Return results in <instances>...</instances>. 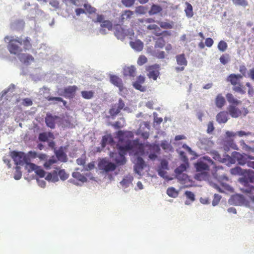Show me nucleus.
I'll return each instance as SVG.
<instances>
[{"label":"nucleus","instance_id":"obj_1","mask_svg":"<svg viewBox=\"0 0 254 254\" xmlns=\"http://www.w3.org/2000/svg\"><path fill=\"white\" fill-rule=\"evenodd\" d=\"M230 173L233 175H242L243 177L239 179V182L243 186L241 191L247 194L254 193V187L250 184L254 181V171L251 170H243L240 167H236L230 170Z\"/></svg>","mask_w":254,"mask_h":254},{"label":"nucleus","instance_id":"obj_2","mask_svg":"<svg viewBox=\"0 0 254 254\" xmlns=\"http://www.w3.org/2000/svg\"><path fill=\"white\" fill-rule=\"evenodd\" d=\"M248 159H254V157L246 154L243 155L238 152H233L232 156L226 155L222 162L227 165L235 164L236 162L240 165L246 164Z\"/></svg>","mask_w":254,"mask_h":254},{"label":"nucleus","instance_id":"obj_3","mask_svg":"<svg viewBox=\"0 0 254 254\" xmlns=\"http://www.w3.org/2000/svg\"><path fill=\"white\" fill-rule=\"evenodd\" d=\"M242 78L243 76L241 74L232 73L227 77L226 80L233 85L232 89L234 92L245 94L246 92L245 88L241 82Z\"/></svg>","mask_w":254,"mask_h":254},{"label":"nucleus","instance_id":"obj_4","mask_svg":"<svg viewBox=\"0 0 254 254\" xmlns=\"http://www.w3.org/2000/svg\"><path fill=\"white\" fill-rule=\"evenodd\" d=\"M133 143L134 142H132V140L127 139L125 145L119 146L118 148L119 154L115 159V161L118 165H123L126 163L127 160L125 155L127 151L132 150V144H133Z\"/></svg>","mask_w":254,"mask_h":254},{"label":"nucleus","instance_id":"obj_5","mask_svg":"<svg viewBox=\"0 0 254 254\" xmlns=\"http://www.w3.org/2000/svg\"><path fill=\"white\" fill-rule=\"evenodd\" d=\"M21 45V39L19 38H13L9 41L7 49L11 54L17 55L22 51V49L20 47Z\"/></svg>","mask_w":254,"mask_h":254},{"label":"nucleus","instance_id":"obj_6","mask_svg":"<svg viewBox=\"0 0 254 254\" xmlns=\"http://www.w3.org/2000/svg\"><path fill=\"white\" fill-rule=\"evenodd\" d=\"M213 161L208 157H204L202 159L198 160L195 164L197 172H202L209 170V165L212 164Z\"/></svg>","mask_w":254,"mask_h":254},{"label":"nucleus","instance_id":"obj_7","mask_svg":"<svg viewBox=\"0 0 254 254\" xmlns=\"http://www.w3.org/2000/svg\"><path fill=\"white\" fill-rule=\"evenodd\" d=\"M176 59L178 66L175 67L177 72L182 71L188 64V61L184 54H179L176 56Z\"/></svg>","mask_w":254,"mask_h":254},{"label":"nucleus","instance_id":"obj_8","mask_svg":"<svg viewBox=\"0 0 254 254\" xmlns=\"http://www.w3.org/2000/svg\"><path fill=\"white\" fill-rule=\"evenodd\" d=\"M98 167L100 170L105 172L114 171L116 168V165L112 162H110L105 159H102L98 164Z\"/></svg>","mask_w":254,"mask_h":254},{"label":"nucleus","instance_id":"obj_9","mask_svg":"<svg viewBox=\"0 0 254 254\" xmlns=\"http://www.w3.org/2000/svg\"><path fill=\"white\" fill-rule=\"evenodd\" d=\"M160 66L159 64H155L152 65H149L146 67V70L148 72L147 76L149 78H152L155 80L159 75V69Z\"/></svg>","mask_w":254,"mask_h":254},{"label":"nucleus","instance_id":"obj_10","mask_svg":"<svg viewBox=\"0 0 254 254\" xmlns=\"http://www.w3.org/2000/svg\"><path fill=\"white\" fill-rule=\"evenodd\" d=\"M11 157L17 165H23L26 162L27 158L23 153L13 151Z\"/></svg>","mask_w":254,"mask_h":254},{"label":"nucleus","instance_id":"obj_11","mask_svg":"<svg viewBox=\"0 0 254 254\" xmlns=\"http://www.w3.org/2000/svg\"><path fill=\"white\" fill-rule=\"evenodd\" d=\"M125 107V103L122 99L119 100L118 103L114 105L110 109L109 113L113 117L117 115Z\"/></svg>","mask_w":254,"mask_h":254},{"label":"nucleus","instance_id":"obj_12","mask_svg":"<svg viewBox=\"0 0 254 254\" xmlns=\"http://www.w3.org/2000/svg\"><path fill=\"white\" fill-rule=\"evenodd\" d=\"M148 147L150 153L149 154L148 157L151 160H155L157 158V154H159L160 151V147L157 144H149L146 145Z\"/></svg>","mask_w":254,"mask_h":254},{"label":"nucleus","instance_id":"obj_13","mask_svg":"<svg viewBox=\"0 0 254 254\" xmlns=\"http://www.w3.org/2000/svg\"><path fill=\"white\" fill-rule=\"evenodd\" d=\"M132 151H135V155H143L144 153V145L143 143H140L138 140H132Z\"/></svg>","mask_w":254,"mask_h":254},{"label":"nucleus","instance_id":"obj_14","mask_svg":"<svg viewBox=\"0 0 254 254\" xmlns=\"http://www.w3.org/2000/svg\"><path fill=\"white\" fill-rule=\"evenodd\" d=\"M187 169L186 165L184 164H181L175 169V173L177 175V178L180 180L186 181L188 179V175L183 173L186 171Z\"/></svg>","mask_w":254,"mask_h":254},{"label":"nucleus","instance_id":"obj_15","mask_svg":"<svg viewBox=\"0 0 254 254\" xmlns=\"http://www.w3.org/2000/svg\"><path fill=\"white\" fill-rule=\"evenodd\" d=\"M78 88L75 85L69 86L64 88V96L66 98L72 99L75 95Z\"/></svg>","mask_w":254,"mask_h":254},{"label":"nucleus","instance_id":"obj_16","mask_svg":"<svg viewBox=\"0 0 254 254\" xmlns=\"http://www.w3.org/2000/svg\"><path fill=\"white\" fill-rule=\"evenodd\" d=\"M145 166V164L143 159L141 157H138L134 166L135 172L138 174H140Z\"/></svg>","mask_w":254,"mask_h":254},{"label":"nucleus","instance_id":"obj_17","mask_svg":"<svg viewBox=\"0 0 254 254\" xmlns=\"http://www.w3.org/2000/svg\"><path fill=\"white\" fill-rule=\"evenodd\" d=\"M110 82L113 84H114L115 86L118 87L119 88L120 91H123L124 89V86L121 78H120L117 75H111L110 77Z\"/></svg>","mask_w":254,"mask_h":254},{"label":"nucleus","instance_id":"obj_18","mask_svg":"<svg viewBox=\"0 0 254 254\" xmlns=\"http://www.w3.org/2000/svg\"><path fill=\"white\" fill-rule=\"evenodd\" d=\"M224 149L225 151H228L230 148L234 150H238V147L236 143L234 142L233 139L231 138H226L224 141Z\"/></svg>","mask_w":254,"mask_h":254},{"label":"nucleus","instance_id":"obj_19","mask_svg":"<svg viewBox=\"0 0 254 254\" xmlns=\"http://www.w3.org/2000/svg\"><path fill=\"white\" fill-rule=\"evenodd\" d=\"M114 34L119 39H124L126 36L125 30L119 24L116 25L115 27Z\"/></svg>","mask_w":254,"mask_h":254},{"label":"nucleus","instance_id":"obj_20","mask_svg":"<svg viewBox=\"0 0 254 254\" xmlns=\"http://www.w3.org/2000/svg\"><path fill=\"white\" fill-rule=\"evenodd\" d=\"M55 153L56 156V158L58 160L61 161L63 162H65L67 161V156L66 154L64 152L63 147H61L58 150L55 151Z\"/></svg>","mask_w":254,"mask_h":254},{"label":"nucleus","instance_id":"obj_21","mask_svg":"<svg viewBox=\"0 0 254 254\" xmlns=\"http://www.w3.org/2000/svg\"><path fill=\"white\" fill-rule=\"evenodd\" d=\"M231 203L235 205H241L245 202L244 197L241 194H236L231 198Z\"/></svg>","mask_w":254,"mask_h":254},{"label":"nucleus","instance_id":"obj_22","mask_svg":"<svg viewBox=\"0 0 254 254\" xmlns=\"http://www.w3.org/2000/svg\"><path fill=\"white\" fill-rule=\"evenodd\" d=\"M228 111L232 118H238L242 114V112L236 106L230 105L228 107Z\"/></svg>","mask_w":254,"mask_h":254},{"label":"nucleus","instance_id":"obj_23","mask_svg":"<svg viewBox=\"0 0 254 254\" xmlns=\"http://www.w3.org/2000/svg\"><path fill=\"white\" fill-rule=\"evenodd\" d=\"M216 120L219 124L226 123L228 121V113L226 111L220 112L217 115Z\"/></svg>","mask_w":254,"mask_h":254},{"label":"nucleus","instance_id":"obj_24","mask_svg":"<svg viewBox=\"0 0 254 254\" xmlns=\"http://www.w3.org/2000/svg\"><path fill=\"white\" fill-rule=\"evenodd\" d=\"M57 118L58 117L56 116L47 115L45 118L46 125L51 128H54L55 127V121Z\"/></svg>","mask_w":254,"mask_h":254},{"label":"nucleus","instance_id":"obj_25","mask_svg":"<svg viewBox=\"0 0 254 254\" xmlns=\"http://www.w3.org/2000/svg\"><path fill=\"white\" fill-rule=\"evenodd\" d=\"M114 143V139L111 134L105 135L102 137L101 146L104 148L107 144H111Z\"/></svg>","mask_w":254,"mask_h":254},{"label":"nucleus","instance_id":"obj_26","mask_svg":"<svg viewBox=\"0 0 254 254\" xmlns=\"http://www.w3.org/2000/svg\"><path fill=\"white\" fill-rule=\"evenodd\" d=\"M226 97L228 102L231 104V105L237 106L241 104V101L237 99L232 93H227Z\"/></svg>","mask_w":254,"mask_h":254},{"label":"nucleus","instance_id":"obj_27","mask_svg":"<svg viewBox=\"0 0 254 254\" xmlns=\"http://www.w3.org/2000/svg\"><path fill=\"white\" fill-rule=\"evenodd\" d=\"M58 162V160L54 156H53L50 159L46 161L44 164V168L47 169H50L52 167H54V164Z\"/></svg>","mask_w":254,"mask_h":254},{"label":"nucleus","instance_id":"obj_28","mask_svg":"<svg viewBox=\"0 0 254 254\" xmlns=\"http://www.w3.org/2000/svg\"><path fill=\"white\" fill-rule=\"evenodd\" d=\"M20 61L24 64L29 63L30 62L34 61V58L30 54H22L19 56Z\"/></svg>","mask_w":254,"mask_h":254},{"label":"nucleus","instance_id":"obj_29","mask_svg":"<svg viewBox=\"0 0 254 254\" xmlns=\"http://www.w3.org/2000/svg\"><path fill=\"white\" fill-rule=\"evenodd\" d=\"M130 46L137 51H141L143 48V43L139 40L130 42Z\"/></svg>","mask_w":254,"mask_h":254},{"label":"nucleus","instance_id":"obj_30","mask_svg":"<svg viewBox=\"0 0 254 254\" xmlns=\"http://www.w3.org/2000/svg\"><path fill=\"white\" fill-rule=\"evenodd\" d=\"M226 103L224 97L221 94H219L215 99L216 106L220 109H221Z\"/></svg>","mask_w":254,"mask_h":254},{"label":"nucleus","instance_id":"obj_31","mask_svg":"<svg viewBox=\"0 0 254 254\" xmlns=\"http://www.w3.org/2000/svg\"><path fill=\"white\" fill-rule=\"evenodd\" d=\"M136 68L134 66H127L124 69V74L125 76H134Z\"/></svg>","mask_w":254,"mask_h":254},{"label":"nucleus","instance_id":"obj_32","mask_svg":"<svg viewBox=\"0 0 254 254\" xmlns=\"http://www.w3.org/2000/svg\"><path fill=\"white\" fill-rule=\"evenodd\" d=\"M58 173L57 170H54L52 173H49L46 177V179L49 181L56 182L58 181Z\"/></svg>","mask_w":254,"mask_h":254},{"label":"nucleus","instance_id":"obj_33","mask_svg":"<svg viewBox=\"0 0 254 254\" xmlns=\"http://www.w3.org/2000/svg\"><path fill=\"white\" fill-rule=\"evenodd\" d=\"M186 7L185 9V12L187 17L191 18L193 15V8L191 4L188 2H186Z\"/></svg>","mask_w":254,"mask_h":254},{"label":"nucleus","instance_id":"obj_34","mask_svg":"<svg viewBox=\"0 0 254 254\" xmlns=\"http://www.w3.org/2000/svg\"><path fill=\"white\" fill-rule=\"evenodd\" d=\"M118 136L119 138V140L121 142H123L125 138L127 137H132V133L129 131H124L122 130H120L118 132Z\"/></svg>","mask_w":254,"mask_h":254},{"label":"nucleus","instance_id":"obj_35","mask_svg":"<svg viewBox=\"0 0 254 254\" xmlns=\"http://www.w3.org/2000/svg\"><path fill=\"white\" fill-rule=\"evenodd\" d=\"M48 137L54 138V135L52 132H42L39 135L38 139L41 141L45 142L48 140Z\"/></svg>","mask_w":254,"mask_h":254},{"label":"nucleus","instance_id":"obj_36","mask_svg":"<svg viewBox=\"0 0 254 254\" xmlns=\"http://www.w3.org/2000/svg\"><path fill=\"white\" fill-rule=\"evenodd\" d=\"M31 41V39L28 37H25L22 40V45H23V49L25 51L28 50L32 48Z\"/></svg>","mask_w":254,"mask_h":254},{"label":"nucleus","instance_id":"obj_37","mask_svg":"<svg viewBox=\"0 0 254 254\" xmlns=\"http://www.w3.org/2000/svg\"><path fill=\"white\" fill-rule=\"evenodd\" d=\"M162 10V7L157 4H153L149 11L150 15H154L160 12Z\"/></svg>","mask_w":254,"mask_h":254},{"label":"nucleus","instance_id":"obj_38","mask_svg":"<svg viewBox=\"0 0 254 254\" xmlns=\"http://www.w3.org/2000/svg\"><path fill=\"white\" fill-rule=\"evenodd\" d=\"M133 14V12L130 10H125L121 15L122 21H124L125 20L130 19Z\"/></svg>","mask_w":254,"mask_h":254},{"label":"nucleus","instance_id":"obj_39","mask_svg":"<svg viewBox=\"0 0 254 254\" xmlns=\"http://www.w3.org/2000/svg\"><path fill=\"white\" fill-rule=\"evenodd\" d=\"M72 176L74 178L76 179V180H77L82 183H84L87 181V178L84 176H83V175L80 174L79 172H73L72 174Z\"/></svg>","mask_w":254,"mask_h":254},{"label":"nucleus","instance_id":"obj_40","mask_svg":"<svg viewBox=\"0 0 254 254\" xmlns=\"http://www.w3.org/2000/svg\"><path fill=\"white\" fill-rule=\"evenodd\" d=\"M133 178L131 176H127L120 182L121 185L124 188H127L132 182Z\"/></svg>","mask_w":254,"mask_h":254},{"label":"nucleus","instance_id":"obj_41","mask_svg":"<svg viewBox=\"0 0 254 254\" xmlns=\"http://www.w3.org/2000/svg\"><path fill=\"white\" fill-rule=\"evenodd\" d=\"M167 194L170 197L176 198L178 196L179 192L174 188L170 187L167 190Z\"/></svg>","mask_w":254,"mask_h":254},{"label":"nucleus","instance_id":"obj_42","mask_svg":"<svg viewBox=\"0 0 254 254\" xmlns=\"http://www.w3.org/2000/svg\"><path fill=\"white\" fill-rule=\"evenodd\" d=\"M81 94L84 99H90L93 97L94 92L93 91H82Z\"/></svg>","mask_w":254,"mask_h":254},{"label":"nucleus","instance_id":"obj_43","mask_svg":"<svg viewBox=\"0 0 254 254\" xmlns=\"http://www.w3.org/2000/svg\"><path fill=\"white\" fill-rule=\"evenodd\" d=\"M160 146L163 149L165 150V151H173V147L172 145L166 140L162 141Z\"/></svg>","mask_w":254,"mask_h":254},{"label":"nucleus","instance_id":"obj_44","mask_svg":"<svg viewBox=\"0 0 254 254\" xmlns=\"http://www.w3.org/2000/svg\"><path fill=\"white\" fill-rule=\"evenodd\" d=\"M219 60H220V63L222 64L225 65L230 62V56L229 54H223L222 56H221Z\"/></svg>","mask_w":254,"mask_h":254},{"label":"nucleus","instance_id":"obj_45","mask_svg":"<svg viewBox=\"0 0 254 254\" xmlns=\"http://www.w3.org/2000/svg\"><path fill=\"white\" fill-rule=\"evenodd\" d=\"M158 24L163 29H172L173 28V22H168L165 21H158Z\"/></svg>","mask_w":254,"mask_h":254},{"label":"nucleus","instance_id":"obj_46","mask_svg":"<svg viewBox=\"0 0 254 254\" xmlns=\"http://www.w3.org/2000/svg\"><path fill=\"white\" fill-rule=\"evenodd\" d=\"M46 100L48 101H56L58 102H62L64 106L66 107L67 102L66 101L64 100L61 97H54L51 96H48L46 97Z\"/></svg>","mask_w":254,"mask_h":254},{"label":"nucleus","instance_id":"obj_47","mask_svg":"<svg viewBox=\"0 0 254 254\" xmlns=\"http://www.w3.org/2000/svg\"><path fill=\"white\" fill-rule=\"evenodd\" d=\"M165 45V41L162 37L159 38L157 39L155 44V48H162Z\"/></svg>","mask_w":254,"mask_h":254},{"label":"nucleus","instance_id":"obj_48","mask_svg":"<svg viewBox=\"0 0 254 254\" xmlns=\"http://www.w3.org/2000/svg\"><path fill=\"white\" fill-rule=\"evenodd\" d=\"M83 6L85 9V11L90 14H92L96 12V8L93 7H92L89 3H85L83 4Z\"/></svg>","mask_w":254,"mask_h":254},{"label":"nucleus","instance_id":"obj_49","mask_svg":"<svg viewBox=\"0 0 254 254\" xmlns=\"http://www.w3.org/2000/svg\"><path fill=\"white\" fill-rule=\"evenodd\" d=\"M101 27L102 28H107L109 30H111L113 27V24L112 22L109 20H104L101 24Z\"/></svg>","mask_w":254,"mask_h":254},{"label":"nucleus","instance_id":"obj_50","mask_svg":"<svg viewBox=\"0 0 254 254\" xmlns=\"http://www.w3.org/2000/svg\"><path fill=\"white\" fill-rule=\"evenodd\" d=\"M227 44L224 41H220L218 44V48L221 52H224L227 49Z\"/></svg>","mask_w":254,"mask_h":254},{"label":"nucleus","instance_id":"obj_51","mask_svg":"<svg viewBox=\"0 0 254 254\" xmlns=\"http://www.w3.org/2000/svg\"><path fill=\"white\" fill-rule=\"evenodd\" d=\"M232 1L235 5H241L244 7L248 5V2L247 0H232Z\"/></svg>","mask_w":254,"mask_h":254},{"label":"nucleus","instance_id":"obj_52","mask_svg":"<svg viewBox=\"0 0 254 254\" xmlns=\"http://www.w3.org/2000/svg\"><path fill=\"white\" fill-rule=\"evenodd\" d=\"M58 175L60 179L63 181L65 180L68 177V174H67L64 169L59 171Z\"/></svg>","mask_w":254,"mask_h":254},{"label":"nucleus","instance_id":"obj_53","mask_svg":"<svg viewBox=\"0 0 254 254\" xmlns=\"http://www.w3.org/2000/svg\"><path fill=\"white\" fill-rule=\"evenodd\" d=\"M147 8L143 6H138L136 7L135 12L139 14H144L146 12Z\"/></svg>","mask_w":254,"mask_h":254},{"label":"nucleus","instance_id":"obj_54","mask_svg":"<svg viewBox=\"0 0 254 254\" xmlns=\"http://www.w3.org/2000/svg\"><path fill=\"white\" fill-rule=\"evenodd\" d=\"M147 62V58L144 55H141L137 60V64L139 65H142Z\"/></svg>","mask_w":254,"mask_h":254},{"label":"nucleus","instance_id":"obj_55","mask_svg":"<svg viewBox=\"0 0 254 254\" xmlns=\"http://www.w3.org/2000/svg\"><path fill=\"white\" fill-rule=\"evenodd\" d=\"M26 164V168L28 170L29 172L35 171H36V169L38 168V166L36 165L35 164L28 163L27 161L25 162Z\"/></svg>","mask_w":254,"mask_h":254},{"label":"nucleus","instance_id":"obj_56","mask_svg":"<svg viewBox=\"0 0 254 254\" xmlns=\"http://www.w3.org/2000/svg\"><path fill=\"white\" fill-rule=\"evenodd\" d=\"M135 0H122V4L127 7H130L133 5Z\"/></svg>","mask_w":254,"mask_h":254},{"label":"nucleus","instance_id":"obj_57","mask_svg":"<svg viewBox=\"0 0 254 254\" xmlns=\"http://www.w3.org/2000/svg\"><path fill=\"white\" fill-rule=\"evenodd\" d=\"M20 167L19 166H16L15 167V172L14 176V178L16 180H19L22 177V173L20 171Z\"/></svg>","mask_w":254,"mask_h":254},{"label":"nucleus","instance_id":"obj_58","mask_svg":"<svg viewBox=\"0 0 254 254\" xmlns=\"http://www.w3.org/2000/svg\"><path fill=\"white\" fill-rule=\"evenodd\" d=\"M141 83H138L136 81L134 82L133 83V87L137 90H138L140 91H145V87H144V86H142L141 85Z\"/></svg>","mask_w":254,"mask_h":254},{"label":"nucleus","instance_id":"obj_59","mask_svg":"<svg viewBox=\"0 0 254 254\" xmlns=\"http://www.w3.org/2000/svg\"><path fill=\"white\" fill-rule=\"evenodd\" d=\"M221 198V196L220 195H219L218 194H215L214 195V198H213V199L212 202V205L213 206L217 205L220 202Z\"/></svg>","mask_w":254,"mask_h":254},{"label":"nucleus","instance_id":"obj_60","mask_svg":"<svg viewBox=\"0 0 254 254\" xmlns=\"http://www.w3.org/2000/svg\"><path fill=\"white\" fill-rule=\"evenodd\" d=\"M158 168L168 170V163L165 160H162Z\"/></svg>","mask_w":254,"mask_h":254},{"label":"nucleus","instance_id":"obj_61","mask_svg":"<svg viewBox=\"0 0 254 254\" xmlns=\"http://www.w3.org/2000/svg\"><path fill=\"white\" fill-rule=\"evenodd\" d=\"M185 193L187 198L190 199L191 201H193L195 200L194 194L191 191H186Z\"/></svg>","mask_w":254,"mask_h":254},{"label":"nucleus","instance_id":"obj_62","mask_svg":"<svg viewBox=\"0 0 254 254\" xmlns=\"http://www.w3.org/2000/svg\"><path fill=\"white\" fill-rule=\"evenodd\" d=\"M36 174L40 178H43L45 176V172L44 170L41 169L39 166L35 171Z\"/></svg>","mask_w":254,"mask_h":254},{"label":"nucleus","instance_id":"obj_63","mask_svg":"<svg viewBox=\"0 0 254 254\" xmlns=\"http://www.w3.org/2000/svg\"><path fill=\"white\" fill-rule=\"evenodd\" d=\"M237 135L240 137H242L243 136H249L252 135V132L250 131L246 132L245 131L240 130L237 132Z\"/></svg>","mask_w":254,"mask_h":254},{"label":"nucleus","instance_id":"obj_64","mask_svg":"<svg viewBox=\"0 0 254 254\" xmlns=\"http://www.w3.org/2000/svg\"><path fill=\"white\" fill-rule=\"evenodd\" d=\"M239 71L241 73V75L243 77L246 76L247 71V69L245 65H242L240 66Z\"/></svg>","mask_w":254,"mask_h":254}]
</instances>
